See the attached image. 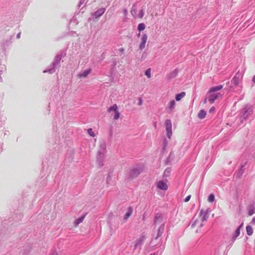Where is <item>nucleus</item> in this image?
Listing matches in <instances>:
<instances>
[{
    "instance_id": "1",
    "label": "nucleus",
    "mask_w": 255,
    "mask_h": 255,
    "mask_svg": "<svg viewBox=\"0 0 255 255\" xmlns=\"http://www.w3.org/2000/svg\"><path fill=\"white\" fill-rule=\"evenodd\" d=\"M207 218V212L201 210L197 216H195L193 218V223L191 226L193 229V231L195 233H198L201 227L203 225V222L206 220Z\"/></svg>"
},
{
    "instance_id": "2",
    "label": "nucleus",
    "mask_w": 255,
    "mask_h": 255,
    "mask_svg": "<svg viewBox=\"0 0 255 255\" xmlns=\"http://www.w3.org/2000/svg\"><path fill=\"white\" fill-rule=\"evenodd\" d=\"M223 88L222 85H219L216 87H212L209 90L208 94V101L211 104H213L215 100H216L219 97H221L222 95L219 93H213L216 91H219Z\"/></svg>"
},
{
    "instance_id": "3",
    "label": "nucleus",
    "mask_w": 255,
    "mask_h": 255,
    "mask_svg": "<svg viewBox=\"0 0 255 255\" xmlns=\"http://www.w3.org/2000/svg\"><path fill=\"white\" fill-rule=\"evenodd\" d=\"M166 130L167 131V136L170 138L172 134V124L170 120L167 119L165 122Z\"/></svg>"
},
{
    "instance_id": "4",
    "label": "nucleus",
    "mask_w": 255,
    "mask_h": 255,
    "mask_svg": "<svg viewBox=\"0 0 255 255\" xmlns=\"http://www.w3.org/2000/svg\"><path fill=\"white\" fill-rule=\"evenodd\" d=\"M108 111L109 112H111L112 111L114 112L115 114L113 118L115 120H117L120 118V113L118 111V106L116 104H114L109 108Z\"/></svg>"
},
{
    "instance_id": "5",
    "label": "nucleus",
    "mask_w": 255,
    "mask_h": 255,
    "mask_svg": "<svg viewBox=\"0 0 255 255\" xmlns=\"http://www.w3.org/2000/svg\"><path fill=\"white\" fill-rule=\"evenodd\" d=\"M147 40V35L146 34H144L142 35L141 38V41L139 45V48L142 50L145 47V44Z\"/></svg>"
},
{
    "instance_id": "6",
    "label": "nucleus",
    "mask_w": 255,
    "mask_h": 255,
    "mask_svg": "<svg viewBox=\"0 0 255 255\" xmlns=\"http://www.w3.org/2000/svg\"><path fill=\"white\" fill-rule=\"evenodd\" d=\"M157 187L160 190L166 191L168 189V186L166 182L160 180L157 182Z\"/></svg>"
},
{
    "instance_id": "7",
    "label": "nucleus",
    "mask_w": 255,
    "mask_h": 255,
    "mask_svg": "<svg viewBox=\"0 0 255 255\" xmlns=\"http://www.w3.org/2000/svg\"><path fill=\"white\" fill-rule=\"evenodd\" d=\"M176 103L174 100H172L169 102L167 104L166 109L169 112H172L174 111Z\"/></svg>"
},
{
    "instance_id": "8",
    "label": "nucleus",
    "mask_w": 255,
    "mask_h": 255,
    "mask_svg": "<svg viewBox=\"0 0 255 255\" xmlns=\"http://www.w3.org/2000/svg\"><path fill=\"white\" fill-rule=\"evenodd\" d=\"M105 11V8H100L95 11L93 15L95 16L96 18H98L103 15Z\"/></svg>"
},
{
    "instance_id": "9",
    "label": "nucleus",
    "mask_w": 255,
    "mask_h": 255,
    "mask_svg": "<svg viewBox=\"0 0 255 255\" xmlns=\"http://www.w3.org/2000/svg\"><path fill=\"white\" fill-rule=\"evenodd\" d=\"M132 212H133V210H132V207H128V211L126 212V213L125 214L124 219L125 220H128V219L131 215Z\"/></svg>"
},
{
    "instance_id": "10",
    "label": "nucleus",
    "mask_w": 255,
    "mask_h": 255,
    "mask_svg": "<svg viewBox=\"0 0 255 255\" xmlns=\"http://www.w3.org/2000/svg\"><path fill=\"white\" fill-rule=\"evenodd\" d=\"M91 71V69H87L84 71L82 73L79 74V77H86Z\"/></svg>"
},
{
    "instance_id": "11",
    "label": "nucleus",
    "mask_w": 255,
    "mask_h": 255,
    "mask_svg": "<svg viewBox=\"0 0 255 255\" xmlns=\"http://www.w3.org/2000/svg\"><path fill=\"white\" fill-rule=\"evenodd\" d=\"M186 95V93L184 92H182L179 94H177L175 96V100L177 101H180L182 98H183Z\"/></svg>"
},
{
    "instance_id": "12",
    "label": "nucleus",
    "mask_w": 255,
    "mask_h": 255,
    "mask_svg": "<svg viewBox=\"0 0 255 255\" xmlns=\"http://www.w3.org/2000/svg\"><path fill=\"white\" fill-rule=\"evenodd\" d=\"M232 83H233L235 85H238L240 82V79L239 78V76H238L237 75H236L232 80Z\"/></svg>"
},
{
    "instance_id": "13",
    "label": "nucleus",
    "mask_w": 255,
    "mask_h": 255,
    "mask_svg": "<svg viewBox=\"0 0 255 255\" xmlns=\"http://www.w3.org/2000/svg\"><path fill=\"white\" fill-rule=\"evenodd\" d=\"M206 116V112L204 110H201L199 111L198 114V117L200 119H203L205 118Z\"/></svg>"
},
{
    "instance_id": "14",
    "label": "nucleus",
    "mask_w": 255,
    "mask_h": 255,
    "mask_svg": "<svg viewBox=\"0 0 255 255\" xmlns=\"http://www.w3.org/2000/svg\"><path fill=\"white\" fill-rule=\"evenodd\" d=\"M84 218H85V216H83L80 217L79 218L75 220V221L74 222L75 226V227L78 226V225L80 223H82L83 222V221L84 220Z\"/></svg>"
},
{
    "instance_id": "15",
    "label": "nucleus",
    "mask_w": 255,
    "mask_h": 255,
    "mask_svg": "<svg viewBox=\"0 0 255 255\" xmlns=\"http://www.w3.org/2000/svg\"><path fill=\"white\" fill-rule=\"evenodd\" d=\"M247 233L249 236H252L253 234V229L251 226H247L246 227Z\"/></svg>"
},
{
    "instance_id": "16",
    "label": "nucleus",
    "mask_w": 255,
    "mask_h": 255,
    "mask_svg": "<svg viewBox=\"0 0 255 255\" xmlns=\"http://www.w3.org/2000/svg\"><path fill=\"white\" fill-rule=\"evenodd\" d=\"M145 28V25L143 23H140L138 24L137 26V29L139 32L143 30Z\"/></svg>"
},
{
    "instance_id": "17",
    "label": "nucleus",
    "mask_w": 255,
    "mask_h": 255,
    "mask_svg": "<svg viewBox=\"0 0 255 255\" xmlns=\"http://www.w3.org/2000/svg\"><path fill=\"white\" fill-rule=\"evenodd\" d=\"M207 200L209 203H213L215 201V196L214 194H210L208 196Z\"/></svg>"
},
{
    "instance_id": "18",
    "label": "nucleus",
    "mask_w": 255,
    "mask_h": 255,
    "mask_svg": "<svg viewBox=\"0 0 255 255\" xmlns=\"http://www.w3.org/2000/svg\"><path fill=\"white\" fill-rule=\"evenodd\" d=\"M240 234V228H238L235 232V234L233 237L234 240H235Z\"/></svg>"
},
{
    "instance_id": "19",
    "label": "nucleus",
    "mask_w": 255,
    "mask_h": 255,
    "mask_svg": "<svg viewBox=\"0 0 255 255\" xmlns=\"http://www.w3.org/2000/svg\"><path fill=\"white\" fill-rule=\"evenodd\" d=\"M88 134L92 137H94L95 136L94 132L93 131L92 129L89 128L88 130Z\"/></svg>"
},
{
    "instance_id": "20",
    "label": "nucleus",
    "mask_w": 255,
    "mask_h": 255,
    "mask_svg": "<svg viewBox=\"0 0 255 255\" xmlns=\"http://www.w3.org/2000/svg\"><path fill=\"white\" fill-rule=\"evenodd\" d=\"M145 74L147 78H150L151 77L150 69H147L145 71Z\"/></svg>"
},
{
    "instance_id": "21",
    "label": "nucleus",
    "mask_w": 255,
    "mask_h": 255,
    "mask_svg": "<svg viewBox=\"0 0 255 255\" xmlns=\"http://www.w3.org/2000/svg\"><path fill=\"white\" fill-rule=\"evenodd\" d=\"M144 15V11L142 9L140 10V11H139V13H138V17L140 18H142L143 17Z\"/></svg>"
},
{
    "instance_id": "22",
    "label": "nucleus",
    "mask_w": 255,
    "mask_h": 255,
    "mask_svg": "<svg viewBox=\"0 0 255 255\" xmlns=\"http://www.w3.org/2000/svg\"><path fill=\"white\" fill-rule=\"evenodd\" d=\"M170 169L169 168H167L165 170L164 174L165 176H167L170 173Z\"/></svg>"
},
{
    "instance_id": "23",
    "label": "nucleus",
    "mask_w": 255,
    "mask_h": 255,
    "mask_svg": "<svg viewBox=\"0 0 255 255\" xmlns=\"http://www.w3.org/2000/svg\"><path fill=\"white\" fill-rule=\"evenodd\" d=\"M190 198H191V195L187 196L184 199V202H187L189 201L190 200Z\"/></svg>"
},
{
    "instance_id": "24",
    "label": "nucleus",
    "mask_w": 255,
    "mask_h": 255,
    "mask_svg": "<svg viewBox=\"0 0 255 255\" xmlns=\"http://www.w3.org/2000/svg\"><path fill=\"white\" fill-rule=\"evenodd\" d=\"M215 111V108L214 107H212L210 110H209V112L210 113H213L214 112V111Z\"/></svg>"
},
{
    "instance_id": "25",
    "label": "nucleus",
    "mask_w": 255,
    "mask_h": 255,
    "mask_svg": "<svg viewBox=\"0 0 255 255\" xmlns=\"http://www.w3.org/2000/svg\"><path fill=\"white\" fill-rule=\"evenodd\" d=\"M159 219L158 218H157V217H155V221H154V223L156 225L157 224H158V222H159Z\"/></svg>"
},
{
    "instance_id": "26",
    "label": "nucleus",
    "mask_w": 255,
    "mask_h": 255,
    "mask_svg": "<svg viewBox=\"0 0 255 255\" xmlns=\"http://www.w3.org/2000/svg\"><path fill=\"white\" fill-rule=\"evenodd\" d=\"M252 223L255 225V217L254 218L252 221Z\"/></svg>"
},
{
    "instance_id": "27",
    "label": "nucleus",
    "mask_w": 255,
    "mask_h": 255,
    "mask_svg": "<svg viewBox=\"0 0 255 255\" xmlns=\"http://www.w3.org/2000/svg\"><path fill=\"white\" fill-rule=\"evenodd\" d=\"M252 81L255 83V75L253 76V79H252Z\"/></svg>"
},
{
    "instance_id": "28",
    "label": "nucleus",
    "mask_w": 255,
    "mask_h": 255,
    "mask_svg": "<svg viewBox=\"0 0 255 255\" xmlns=\"http://www.w3.org/2000/svg\"><path fill=\"white\" fill-rule=\"evenodd\" d=\"M16 37H17V38H20V32H19V33H18L17 34Z\"/></svg>"
},
{
    "instance_id": "29",
    "label": "nucleus",
    "mask_w": 255,
    "mask_h": 255,
    "mask_svg": "<svg viewBox=\"0 0 255 255\" xmlns=\"http://www.w3.org/2000/svg\"><path fill=\"white\" fill-rule=\"evenodd\" d=\"M120 51L121 52H124V49L123 48H121V49H120Z\"/></svg>"
},
{
    "instance_id": "30",
    "label": "nucleus",
    "mask_w": 255,
    "mask_h": 255,
    "mask_svg": "<svg viewBox=\"0 0 255 255\" xmlns=\"http://www.w3.org/2000/svg\"><path fill=\"white\" fill-rule=\"evenodd\" d=\"M243 223H242L238 228H240V229L243 227Z\"/></svg>"
},
{
    "instance_id": "31",
    "label": "nucleus",
    "mask_w": 255,
    "mask_h": 255,
    "mask_svg": "<svg viewBox=\"0 0 255 255\" xmlns=\"http://www.w3.org/2000/svg\"><path fill=\"white\" fill-rule=\"evenodd\" d=\"M141 104H142V102H141V101L140 100V102H139L138 104H139V105H141Z\"/></svg>"
},
{
    "instance_id": "32",
    "label": "nucleus",
    "mask_w": 255,
    "mask_h": 255,
    "mask_svg": "<svg viewBox=\"0 0 255 255\" xmlns=\"http://www.w3.org/2000/svg\"><path fill=\"white\" fill-rule=\"evenodd\" d=\"M206 101H207V99H205V100H204V103H206Z\"/></svg>"
},
{
    "instance_id": "33",
    "label": "nucleus",
    "mask_w": 255,
    "mask_h": 255,
    "mask_svg": "<svg viewBox=\"0 0 255 255\" xmlns=\"http://www.w3.org/2000/svg\"><path fill=\"white\" fill-rule=\"evenodd\" d=\"M127 12V10H125V13H126Z\"/></svg>"
},
{
    "instance_id": "34",
    "label": "nucleus",
    "mask_w": 255,
    "mask_h": 255,
    "mask_svg": "<svg viewBox=\"0 0 255 255\" xmlns=\"http://www.w3.org/2000/svg\"><path fill=\"white\" fill-rule=\"evenodd\" d=\"M132 11H133V10L132 9V10H131V14H132Z\"/></svg>"
},
{
    "instance_id": "35",
    "label": "nucleus",
    "mask_w": 255,
    "mask_h": 255,
    "mask_svg": "<svg viewBox=\"0 0 255 255\" xmlns=\"http://www.w3.org/2000/svg\"><path fill=\"white\" fill-rule=\"evenodd\" d=\"M57 255L56 254H55V255Z\"/></svg>"
}]
</instances>
